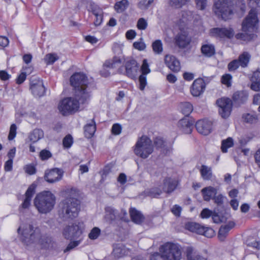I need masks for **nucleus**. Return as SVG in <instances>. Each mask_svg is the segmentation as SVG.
I'll return each instance as SVG.
<instances>
[{"mask_svg":"<svg viewBox=\"0 0 260 260\" xmlns=\"http://www.w3.org/2000/svg\"><path fill=\"white\" fill-rule=\"evenodd\" d=\"M20 240L27 247L38 243L42 249H48L52 247L51 238L47 235H41L40 229L31 224H27L23 228Z\"/></svg>","mask_w":260,"mask_h":260,"instance_id":"1","label":"nucleus"},{"mask_svg":"<svg viewBox=\"0 0 260 260\" xmlns=\"http://www.w3.org/2000/svg\"><path fill=\"white\" fill-rule=\"evenodd\" d=\"M70 83L74 87L75 95L80 99L82 103L89 101L90 93L87 89L88 83L86 76L81 73H75L70 77Z\"/></svg>","mask_w":260,"mask_h":260,"instance_id":"2","label":"nucleus"},{"mask_svg":"<svg viewBox=\"0 0 260 260\" xmlns=\"http://www.w3.org/2000/svg\"><path fill=\"white\" fill-rule=\"evenodd\" d=\"M80 201L75 198H66L59 205L58 215L64 221L72 220L78 216Z\"/></svg>","mask_w":260,"mask_h":260,"instance_id":"3","label":"nucleus"},{"mask_svg":"<svg viewBox=\"0 0 260 260\" xmlns=\"http://www.w3.org/2000/svg\"><path fill=\"white\" fill-rule=\"evenodd\" d=\"M56 204V197L50 191H43L38 193L34 200V205L38 212L47 214L54 208Z\"/></svg>","mask_w":260,"mask_h":260,"instance_id":"4","label":"nucleus"},{"mask_svg":"<svg viewBox=\"0 0 260 260\" xmlns=\"http://www.w3.org/2000/svg\"><path fill=\"white\" fill-rule=\"evenodd\" d=\"M161 254L156 252L150 256V260H179V248L172 243H166L159 248Z\"/></svg>","mask_w":260,"mask_h":260,"instance_id":"5","label":"nucleus"},{"mask_svg":"<svg viewBox=\"0 0 260 260\" xmlns=\"http://www.w3.org/2000/svg\"><path fill=\"white\" fill-rule=\"evenodd\" d=\"M134 153L139 157L147 158L153 152V145L151 140L147 136L139 138L135 146Z\"/></svg>","mask_w":260,"mask_h":260,"instance_id":"6","label":"nucleus"},{"mask_svg":"<svg viewBox=\"0 0 260 260\" xmlns=\"http://www.w3.org/2000/svg\"><path fill=\"white\" fill-rule=\"evenodd\" d=\"M234 0H217L214 3V11L218 18L227 20L233 14Z\"/></svg>","mask_w":260,"mask_h":260,"instance_id":"7","label":"nucleus"},{"mask_svg":"<svg viewBox=\"0 0 260 260\" xmlns=\"http://www.w3.org/2000/svg\"><path fill=\"white\" fill-rule=\"evenodd\" d=\"M88 101H84L82 103L81 100L76 98H67L63 99L58 105V110L60 113L63 116L72 114L76 112L79 108V105L87 104Z\"/></svg>","mask_w":260,"mask_h":260,"instance_id":"8","label":"nucleus"},{"mask_svg":"<svg viewBox=\"0 0 260 260\" xmlns=\"http://www.w3.org/2000/svg\"><path fill=\"white\" fill-rule=\"evenodd\" d=\"M181 15L182 18L181 19H180V50L184 49L187 51L190 49L191 38L186 31L181 30V26L183 25L182 23H186L190 20L191 15L190 12H182Z\"/></svg>","mask_w":260,"mask_h":260,"instance_id":"9","label":"nucleus"},{"mask_svg":"<svg viewBox=\"0 0 260 260\" xmlns=\"http://www.w3.org/2000/svg\"><path fill=\"white\" fill-rule=\"evenodd\" d=\"M84 229V223L82 222H75L72 225L66 226L62 232L65 239L72 240L78 239L82 235Z\"/></svg>","mask_w":260,"mask_h":260,"instance_id":"10","label":"nucleus"},{"mask_svg":"<svg viewBox=\"0 0 260 260\" xmlns=\"http://www.w3.org/2000/svg\"><path fill=\"white\" fill-rule=\"evenodd\" d=\"M185 229L189 231L207 238H212L215 235L214 231L210 228L205 227L196 222H189L185 224Z\"/></svg>","mask_w":260,"mask_h":260,"instance_id":"11","label":"nucleus"},{"mask_svg":"<svg viewBox=\"0 0 260 260\" xmlns=\"http://www.w3.org/2000/svg\"><path fill=\"white\" fill-rule=\"evenodd\" d=\"M258 23L256 10L252 9L242 23V30L244 31L253 30L256 28Z\"/></svg>","mask_w":260,"mask_h":260,"instance_id":"12","label":"nucleus"},{"mask_svg":"<svg viewBox=\"0 0 260 260\" xmlns=\"http://www.w3.org/2000/svg\"><path fill=\"white\" fill-rule=\"evenodd\" d=\"M219 107V113L223 118H226L231 114L232 109V101L228 98H222L217 100Z\"/></svg>","mask_w":260,"mask_h":260,"instance_id":"13","label":"nucleus"},{"mask_svg":"<svg viewBox=\"0 0 260 260\" xmlns=\"http://www.w3.org/2000/svg\"><path fill=\"white\" fill-rule=\"evenodd\" d=\"M30 89L35 96L41 97L45 93V88L42 80L36 77H31L30 79Z\"/></svg>","mask_w":260,"mask_h":260,"instance_id":"14","label":"nucleus"},{"mask_svg":"<svg viewBox=\"0 0 260 260\" xmlns=\"http://www.w3.org/2000/svg\"><path fill=\"white\" fill-rule=\"evenodd\" d=\"M64 171L61 169L54 168L47 170L45 172L44 179L49 183H54L61 180L62 178Z\"/></svg>","mask_w":260,"mask_h":260,"instance_id":"15","label":"nucleus"},{"mask_svg":"<svg viewBox=\"0 0 260 260\" xmlns=\"http://www.w3.org/2000/svg\"><path fill=\"white\" fill-rule=\"evenodd\" d=\"M211 37L218 39H231L234 35V30L232 28L215 27L210 29Z\"/></svg>","mask_w":260,"mask_h":260,"instance_id":"16","label":"nucleus"},{"mask_svg":"<svg viewBox=\"0 0 260 260\" xmlns=\"http://www.w3.org/2000/svg\"><path fill=\"white\" fill-rule=\"evenodd\" d=\"M206 88V83L201 78H199L193 82L190 87V92L193 96H199L202 94Z\"/></svg>","mask_w":260,"mask_h":260,"instance_id":"17","label":"nucleus"},{"mask_svg":"<svg viewBox=\"0 0 260 260\" xmlns=\"http://www.w3.org/2000/svg\"><path fill=\"white\" fill-rule=\"evenodd\" d=\"M37 185L35 183H32L26 190L24 196L25 198L20 206L19 208L24 209H28L31 205V199L36 192Z\"/></svg>","mask_w":260,"mask_h":260,"instance_id":"18","label":"nucleus"},{"mask_svg":"<svg viewBox=\"0 0 260 260\" xmlns=\"http://www.w3.org/2000/svg\"><path fill=\"white\" fill-rule=\"evenodd\" d=\"M125 69L126 76L131 79H135L139 70L137 62L134 59L127 60L125 64Z\"/></svg>","mask_w":260,"mask_h":260,"instance_id":"19","label":"nucleus"},{"mask_svg":"<svg viewBox=\"0 0 260 260\" xmlns=\"http://www.w3.org/2000/svg\"><path fill=\"white\" fill-rule=\"evenodd\" d=\"M194 121L191 117H184L180 120V133L184 134H191L193 127Z\"/></svg>","mask_w":260,"mask_h":260,"instance_id":"20","label":"nucleus"},{"mask_svg":"<svg viewBox=\"0 0 260 260\" xmlns=\"http://www.w3.org/2000/svg\"><path fill=\"white\" fill-rule=\"evenodd\" d=\"M197 131L204 135H208L211 133L212 122L206 119L198 120L196 124Z\"/></svg>","mask_w":260,"mask_h":260,"instance_id":"21","label":"nucleus"},{"mask_svg":"<svg viewBox=\"0 0 260 260\" xmlns=\"http://www.w3.org/2000/svg\"><path fill=\"white\" fill-rule=\"evenodd\" d=\"M235 223L233 221H229L225 224L222 225L219 229L218 237L220 241L225 240L229 232L235 226Z\"/></svg>","mask_w":260,"mask_h":260,"instance_id":"22","label":"nucleus"},{"mask_svg":"<svg viewBox=\"0 0 260 260\" xmlns=\"http://www.w3.org/2000/svg\"><path fill=\"white\" fill-rule=\"evenodd\" d=\"M248 96V94L245 91H238L233 94L232 100L235 105L240 106L247 101Z\"/></svg>","mask_w":260,"mask_h":260,"instance_id":"23","label":"nucleus"},{"mask_svg":"<svg viewBox=\"0 0 260 260\" xmlns=\"http://www.w3.org/2000/svg\"><path fill=\"white\" fill-rule=\"evenodd\" d=\"M218 189V188L214 187L211 186L203 188L201 190V192L204 201L208 202L211 199H213V197L217 193Z\"/></svg>","mask_w":260,"mask_h":260,"instance_id":"24","label":"nucleus"},{"mask_svg":"<svg viewBox=\"0 0 260 260\" xmlns=\"http://www.w3.org/2000/svg\"><path fill=\"white\" fill-rule=\"evenodd\" d=\"M165 63L173 72H178L179 71V61L174 56L166 55L165 58Z\"/></svg>","mask_w":260,"mask_h":260,"instance_id":"25","label":"nucleus"},{"mask_svg":"<svg viewBox=\"0 0 260 260\" xmlns=\"http://www.w3.org/2000/svg\"><path fill=\"white\" fill-rule=\"evenodd\" d=\"M113 256L116 258H119L122 257L127 254V251L125 246L121 243H116L113 245Z\"/></svg>","mask_w":260,"mask_h":260,"instance_id":"26","label":"nucleus"},{"mask_svg":"<svg viewBox=\"0 0 260 260\" xmlns=\"http://www.w3.org/2000/svg\"><path fill=\"white\" fill-rule=\"evenodd\" d=\"M177 181L170 178H166L164 181L162 190L167 193L172 192L176 188Z\"/></svg>","mask_w":260,"mask_h":260,"instance_id":"27","label":"nucleus"},{"mask_svg":"<svg viewBox=\"0 0 260 260\" xmlns=\"http://www.w3.org/2000/svg\"><path fill=\"white\" fill-rule=\"evenodd\" d=\"M84 129L86 138L90 139L92 137L96 131V124L94 119L93 118L89 123H87L84 126Z\"/></svg>","mask_w":260,"mask_h":260,"instance_id":"28","label":"nucleus"},{"mask_svg":"<svg viewBox=\"0 0 260 260\" xmlns=\"http://www.w3.org/2000/svg\"><path fill=\"white\" fill-rule=\"evenodd\" d=\"M129 214L132 221L136 223L140 224L144 220L143 215L135 208L129 209Z\"/></svg>","mask_w":260,"mask_h":260,"instance_id":"29","label":"nucleus"},{"mask_svg":"<svg viewBox=\"0 0 260 260\" xmlns=\"http://www.w3.org/2000/svg\"><path fill=\"white\" fill-rule=\"evenodd\" d=\"M202 53L206 57H210L215 54V48L212 44H204L201 48Z\"/></svg>","mask_w":260,"mask_h":260,"instance_id":"30","label":"nucleus"},{"mask_svg":"<svg viewBox=\"0 0 260 260\" xmlns=\"http://www.w3.org/2000/svg\"><path fill=\"white\" fill-rule=\"evenodd\" d=\"M105 210V219L106 221L110 223L114 221L116 219V210L110 206L106 207Z\"/></svg>","mask_w":260,"mask_h":260,"instance_id":"31","label":"nucleus"},{"mask_svg":"<svg viewBox=\"0 0 260 260\" xmlns=\"http://www.w3.org/2000/svg\"><path fill=\"white\" fill-rule=\"evenodd\" d=\"M200 172L201 177L204 180H210L213 177L212 169L207 166L202 165L200 169Z\"/></svg>","mask_w":260,"mask_h":260,"instance_id":"32","label":"nucleus"},{"mask_svg":"<svg viewBox=\"0 0 260 260\" xmlns=\"http://www.w3.org/2000/svg\"><path fill=\"white\" fill-rule=\"evenodd\" d=\"M251 58V55L248 52L245 51L239 55L238 58L237 59L241 67L242 68H246L250 61Z\"/></svg>","mask_w":260,"mask_h":260,"instance_id":"33","label":"nucleus"},{"mask_svg":"<svg viewBox=\"0 0 260 260\" xmlns=\"http://www.w3.org/2000/svg\"><path fill=\"white\" fill-rule=\"evenodd\" d=\"M43 137V131L41 129L36 128L29 134L28 139L30 142L35 143L42 139Z\"/></svg>","mask_w":260,"mask_h":260,"instance_id":"34","label":"nucleus"},{"mask_svg":"<svg viewBox=\"0 0 260 260\" xmlns=\"http://www.w3.org/2000/svg\"><path fill=\"white\" fill-rule=\"evenodd\" d=\"M180 109L181 113L184 115V117H189L193 110V106L189 102H182L180 104Z\"/></svg>","mask_w":260,"mask_h":260,"instance_id":"35","label":"nucleus"},{"mask_svg":"<svg viewBox=\"0 0 260 260\" xmlns=\"http://www.w3.org/2000/svg\"><path fill=\"white\" fill-rule=\"evenodd\" d=\"M234 141L232 138L229 137L226 139L223 140L221 142V149L222 152L225 153L228 151L229 148L233 147Z\"/></svg>","mask_w":260,"mask_h":260,"instance_id":"36","label":"nucleus"},{"mask_svg":"<svg viewBox=\"0 0 260 260\" xmlns=\"http://www.w3.org/2000/svg\"><path fill=\"white\" fill-rule=\"evenodd\" d=\"M128 2L127 0H122L115 4L114 8L117 12H123L128 7Z\"/></svg>","mask_w":260,"mask_h":260,"instance_id":"37","label":"nucleus"},{"mask_svg":"<svg viewBox=\"0 0 260 260\" xmlns=\"http://www.w3.org/2000/svg\"><path fill=\"white\" fill-rule=\"evenodd\" d=\"M89 6L88 8V10L89 11H91L92 14L95 15H99L103 14L102 10L99 8L96 5H95L92 2H89Z\"/></svg>","mask_w":260,"mask_h":260,"instance_id":"38","label":"nucleus"},{"mask_svg":"<svg viewBox=\"0 0 260 260\" xmlns=\"http://www.w3.org/2000/svg\"><path fill=\"white\" fill-rule=\"evenodd\" d=\"M152 47L153 52L155 54H161L163 51L162 44L160 40H156L152 44Z\"/></svg>","mask_w":260,"mask_h":260,"instance_id":"39","label":"nucleus"},{"mask_svg":"<svg viewBox=\"0 0 260 260\" xmlns=\"http://www.w3.org/2000/svg\"><path fill=\"white\" fill-rule=\"evenodd\" d=\"M242 118L245 122L251 124L255 123L258 121V117L256 114L247 113L244 114Z\"/></svg>","mask_w":260,"mask_h":260,"instance_id":"40","label":"nucleus"},{"mask_svg":"<svg viewBox=\"0 0 260 260\" xmlns=\"http://www.w3.org/2000/svg\"><path fill=\"white\" fill-rule=\"evenodd\" d=\"M121 62V59L119 57L115 56L111 61L106 62L105 66L108 68H115L117 67L118 64H120Z\"/></svg>","mask_w":260,"mask_h":260,"instance_id":"41","label":"nucleus"},{"mask_svg":"<svg viewBox=\"0 0 260 260\" xmlns=\"http://www.w3.org/2000/svg\"><path fill=\"white\" fill-rule=\"evenodd\" d=\"M232 76L230 74H225L221 77V82L226 87H230L232 86Z\"/></svg>","mask_w":260,"mask_h":260,"instance_id":"42","label":"nucleus"},{"mask_svg":"<svg viewBox=\"0 0 260 260\" xmlns=\"http://www.w3.org/2000/svg\"><path fill=\"white\" fill-rule=\"evenodd\" d=\"M101 234V230L98 227L93 228L88 234V237L91 240L96 239Z\"/></svg>","mask_w":260,"mask_h":260,"instance_id":"43","label":"nucleus"},{"mask_svg":"<svg viewBox=\"0 0 260 260\" xmlns=\"http://www.w3.org/2000/svg\"><path fill=\"white\" fill-rule=\"evenodd\" d=\"M141 72L142 73L141 74L143 75H147L151 72V70L149 68V66L146 59H144L143 60V63L141 67Z\"/></svg>","mask_w":260,"mask_h":260,"instance_id":"44","label":"nucleus"},{"mask_svg":"<svg viewBox=\"0 0 260 260\" xmlns=\"http://www.w3.org/2000/svg\"><path fill=\"white\" fill-rule=\"evenodd\" d=\"M239 67H241V64L237 59H234L229 63L228 65V69L230 72H234L238 69Z\"/></svg>","mask_w":260,"mask_h":260,"instance_id":"45","label":"nucleus"},{"mask_svg":"<svg viewBox=\"0 0 260 260\" xmlns=\"http://www.w3.org/2000/svg\"><path fill=\"white\" fill-rule=\"evenodd\" d=\"M63 145L67 148H69L71 147L73 143V139L71 135H67L63 139Z\"/></svg>","mask_w":260,"mask_h":260,"instance_id":"46","label":"nucleus"},{"mask_svg":"<svg viewBox=\"0 0 260 260\" xmlns=\"http://www.w3.org/2000/svg\"><path fill=\"white\" fill-rule=\"evenodd\" d=\"M52 156V155L50 151L46 149L41 150L39 154V156L42 160H47L51 158Z\"/></svg>","mask_w":260,"mask_h":260,"instance_id":"47","label":"nucleus"},{"mask_svg":"<svg viewBox=\"0 0 260 260\" xmlns=\"http://www.w3.org/2000/svg\"><path fill=\"white\" fill-rule=\"evenodd\" d=\"M161 190L158 187L152 188L148 192V195L152 198H158L161 193Z\"/></svg>","mask_w":260,"mask_h":260,"instance_id":"48","label":"nucleus"},{"mask_svg":"<svg viewBox=\"0 0 260 260\" xmlns=\"http://www.w3.org/2000/svg\"><path fill=\"white\" fill-rule=\"evenodd\" d=\"M139 89L143 90L147 85L146 75H141L139 77Z\"/></svg>","mask_w":260,"mask_h":260,"instance_id":"49","label":"nucleus"},{"mask_svg":"<svg viewBox=\"0 0 260 260\" xmlns=\"http://www.w3.org/2000/svg\"><path fill=\"white\" fill-rule=\"evenodd\" d=\"M154 0H141L138 4V7L142 10L147 9L153 3Z\"/></svg>","mask_w":260,"mask_h":260,"instance_id":"50","label":"nucleus"},{"mask_svg":"<svg viewBox=\"0 0 260 260\" xmlns=\"http://www.w3.org/2000/svg\"><path fill=\"white\" fill-rule=\"evenodd\" d=\"M154 145L157 148H161L165 146V142L161 137H156L153 140Z\"/></svg>","mask_w":260,"mask_h":260,"instance_id":"51","label":"nucleus"},{"mask_svg":"<svg viewBox=\"0 0 260 260\" xmlns=\"http://www.w3.org/2000/svg\"><path fill=\"white\" fill-rule=\"evenodd\" d=\"M147 21L143 18H140L137 22V27L140 30H144L147 27Z\"/></svg>","mask_w":260,"mask_h":260,"instance_id":"52","label":"nucleus"},{"mask_svg":"<svg viewBox=\"0 0 260 260\" xmlns=\"http://www.w3.org/2000/svg\"><path fill=\"white\" fill-rule=\"evenodd\" d=\"M17 126L15 124H12L10 128V132L8 135L9 140H12L16 135Z\"/></svg>","mask_w":260,"mask_h":260,"instance_id":"53","label":"nucleus"},{"mask_svg":"<svg viewBox=\"0 0 260 260\" xmlns=\"http://www.w3.org/2000/svg\"><path fill=\"white\" fill-rule=\"evenodd\" d=\"M46 62L48 64H53L56 60H57V58L56 57L55 55L53 54H48L45 56L44 58Z\"/></svg>","mask_w":260,"mask_h":260,"instance_id":"54","label":"nucleus"},{"mask_svg":"<svg viewBox=\"0 0 260 260\" xmlns=\"http://www.w3.org/2000/svg\"><path fill=\"white\" fill-rule=\"evenodd\" d=\"M212 214L213 212L211 210L208 208H205L202 211L200 216L202 218H208L212 216Z\"/></svg>","mask_w":260,"mask_h":260,"instance_id":"55","label":"nucleus"},{"mask_svg":"<svg viewBox=\"0 0 260 260\" xmlns=\"http://www.w3.org/2000/svg\"><path fill=\"white\" fill-rule=\"evenodd\" d=\"M121 126L118 123L114 124L112 127V133L115 135H119L121 132Z\"/></svg>","mask_w":260,"mask_h":260,"instance_id":"56","label":"nucleus"},{"mask_svg":"<svg viewBox=\"0 0 260 260\" xmlns=\"http://www.w3.org/2000/svg\"><path fill=\"white\" fill-rule=\"evenodd\" d=\"M250 88L255 91H260V81H251Z\"/></svg>","mask_w":260,"mask_h":260,"instance_id":"57","label":"nucleus"},{"mask_svg":"<svg viewBox=\"0 0 260 260\" xmlns=\"http://www.w3.org/2000/svg\"><path fill=\"white\" fill-rule=\"evenodd\" d=\"M133 47L136 49L142 51L145 49L146 45L143 42H135L133 43Z\"/></svg>","mask_w":260,"mask_h":260,"instance_id":"58","label":"nucleus"},{"mask_svg":"<svg viewBox=\"0 0 260 260\" xmlns=\"http://www.w3.org/2000/svg\"><path fill=\"white\" fill-rule=\"evenodd\" d=\"M79 244V241H76L73 242H71L67 246V248L64 250V252H67L68 251H70L73 248H74L75 247L77 246Z\"/></svg>","mask_w":260,"mask_h":260,"instance_id":"59","label":"nucleus"},{"mask_svg":"<svg viewBox=\"0 0 260 260\" xmlns=\"http://www.w3.org/2000/svg\"><path fill=\"white\" fill-rule=\"evenodd\" d=\"M197 7L200 10H204L207 5V0H195Z\"/></svg>","mask_w":260,"mask_h":260,"instance_id":"60","label":"nucleus"},{"mask_svg":"<svg viewBox=\"0 0 260 260\" xmlns=\"http://www.w3.org/2000/svg\"><path fill=\"white\" fill-rule=\"evenodd\" d=\"M224 197L221 194H218L217 196H215L213 197V200H214V202L217 204L218 205H220L223 203Z\"/></svg>","mask_w":260,"mask_h":260,"instance_id":"61","label":"nucleus"},{"mask_svg":"<svg viewBox=\"0 0 260 260\" xmlns=\"http://www.w3.org/2000/svg\"><path fill=\"white\" fill-rule=\"evenodd\" d=\"M26 75L24 72L21 73L16 79V83L18 84H21L26 79Z\"/></svg>","mask_w":260,"mask_h":260,"instance_id":"62","label":"nucleus"},{"mask_svg":"<svg viewBox=\"0 0 260 260\" xmlns=\"http://www.w3.org/2000/svg\"><path fill=\"white\" fill-rule=\"evenodd\" d=\"M193 252V248L192 247H187L185 250V253L187 260H193L192 254Z\"/></svg>","mask_w":260,"mask_h":260,"instance_id":"63","label":"nucleus"},{"mask_svg":"<svg viewBox=\"0 0 260 260\" xmlns=\"http://www.w3.org/2000/svg\"><path fill=\"white\" fill-rule=\"evenodd\" d=\"M254 157L256 165L260 168V148L256 151Z\"/></svg>","mask_w":260,"mask_h":260,"instance_id":"64","label":"nucleus"}]
</instances>
